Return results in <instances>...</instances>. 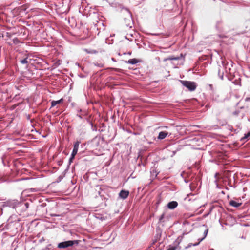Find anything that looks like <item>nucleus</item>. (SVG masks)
<instances>
[{
  "label": "nucleus",
  "instance_id": "nucleus-1",
  "mask_svg": "<svg viewBox=\"0 0 250 250\" xmlns=\"http://www.w3.org/2000/svg\"><path fill=\"white\" fill-rule=\"evenodd\" d=\"M30 56L27 51L21 52L17 56V62L19 64L23 65L25 68H27L29 63L32 61Z\"/></svg>",
  "mask_w": 250,
  "mask_h": 250
},
{
  "label": "nucleus",
  "instance_id": "nucleus-2",
  "mask_svg": "<svg viewBox=\"0 0 250 250\" xmlns=\"http://www.w3.org/2000/svg\"><path fill=\"white\" fill-rule=\"evenodd\" d=\"M28 30L26 27L22 25L17 26L11 28V32L13 34H17L18 36H22L24 38L27 37L28 35Z\"/></svg>",
  "mask_w": 250,
  "mask_h": 250
},
{
  "label": "nucleus",
  "instance_id": "nucleus-3",
  "mask_svg": "<svg viewBox=\"0 0 250 250\" xmlns=\"http://www.w3.org/2000/svg\"><path fill=\"white\" fill-rule=\"evenodd\" d=\"M80 242L78 240L65 241L59 243L57 247L59 249H66L74 245H78Z\"/></svg>",
  "mask_w": 250,
  "mask_h": 250
},
{
  "label": "nucleus",
  "instance_id": "nucleus-4",
  "mask_svg": "<svg viewBox=\"0 0 250 250\" xmlns=\"http://www.w3.org/2000/svg\"><path fill=\"white\" fill-rule=\"evenodd\" d=\"M221 64L223 66V68L226 72V76L228 78V80L232 81L234 79V77L231 74V68L228 67L229 62L225 60H222L221 61Z\"/></svg>",
  "mask_w": 250,
  "mask_h": 250
},
{
  "label": "nucleus",
  "instance_id": "nucleus-5",
  "mask_svg": "<svg viewBox=\"0 0 250 250\" xmlns=\"http://www.w3.org/2000/svg\"><path fill=\"white\" fill-rule=\"evenodd\" d=\"M181 84L188 89L190 91H194L197 87V84L193 81L180 80Z\"/></svg>",
  "mask_w": 250,
  "mask_h": 250
},
{
  "label": "nucleus",
  "instance_id": "nucleus-6",
  "mask_svg": "<svg viewBox=\"0 0 250 250\" xmlns=\"http://www.w3.org/2000/svg\"><path fill=\"white\" fill-rule=\"evenodd\" d=\"M20 202L18 200H8L3 203V206L8 207L12 208H16L17 207L20 206Z\"/></svg>",
  "mask_w": 250,
  "mask_h": 250
},
{
  "label": "nucleus",
  "instance_id": "nucleus-7",
  "mask_svg": "<svg viewBox=\"0 0 250 250\" xmlns=\"http://www.w3.org/2000/svg\"><path fill=\"white\" fill-rule=\"evenodd\" d=\"M156 234L155 236H154V239L153 240V241L151 244V246H150L148 247V249H149L151 246H152L153 245H154L158 240H159L161 237L162 230H161V229L159 227H157L156 228Z\"/></svg>",
  "mask_w": 250,
  "mask_h": 250
},
{
  "label": "nucleus",
  "instance_id": "nucleus-8",
  "mask_svg": "<svg viewBox=\"0 0 250 250\" xmlns=\"http://www.w3.org/2000/svg\"><path fill=\"white\" fill-rule=\"evenodd\" d=\"M129 191L128 190L122 189L119 193V197L123 200L126 199L129 196Z\"/></svg>",
  "mask_w": 250,
  "mask_h": 250
},
{
  "label": "nucleus",
  "instance_id": "nucleus-9",
  "mask_svg": "<svg viewBox=\"0 0 250 250\" xmlns=\"http://www.w3.org/2000/svg\"><path fill=\"white\" fill-rule=\"evenodd\" d=\"M182 60L183 61L184 60V56H183V55L182 54H181L180 56H177V57L171 56V57H169L168 58L164 59V61H167V60L177 61V60Z\"/></svg>",
  "mask_w": 250,
  "mask_h": 250
},
{
  "label": "nucleus",
  "instance_id": "nucleus-10",
  "mask_svg": "<svg viewBox=\"0 0 250 250\" xmlns=\"http://www.w3.org/2000/svg\"><path fill=\"white\" fill-rule=\"evenodd\" d=\"M178 203L177 201H172L168 202L167 206L169 209H174L178 206Z\"/></svg>",
  "mask_w": 250,
  "mask_h": 250
},
{
  "label": "nucleus",
  "instance_id": "nucleus-11",
  "mask_svg": "<svg viewBox=\"0 0 250 250\" xmlns=\"http://www.w3.org/2000/svg\"><path fill=\"white\" fill-rule=\"evenodd\" d=\"M142 62V60L136 58H133L128 60V61H125V62L132 65L136 64L137 63Z\"/></svg>",
  "mask_w": 250,
  "mask_h": 250
},
{
  "label": "nucleus",
  "instance_id": "nucleus-12",
  "mask_svg": "<svg viewBox=\"0 0 250 250\" xmlns=\"http://www.w3.org/2000/svg\"><path fill=\"white\" fill-rule=\"evenodd\" d=\"M80 143V142L78 141L75 142V143L74 144L73 149L72 152L71 154V155L76 156V155L77 154L78 151V148H79V146Z\"/></svg>",
  "mask_w": 250,
  "mask_h": 250
},
{
  "label": "nucleus",
  "instance_id": "nucleus-13",
  "mask_svg": "<svg viewBox=\"0 0 250 250\" xmlns=\"http://www.w3.org/2000/svg\"><path fill=\"white\" fill-rule=\"evenodd\" d=\"M218 75L219 78L223 80L224 75V70L223 68V66H221L220 64L218 65Z\"/></svg>",
  "mask_w": 250,
  "mask_h": 250
},
{
  "label": "nucleus",
  "instance_id": "nucleus-14",
  "mask_svg": "<svg viewBox=\"0 0 250 250\" xmlns=\"http://www.w3.org/2000/svg\"><path fill=\"white\" fill-rule=\"evenodd\" d=\"M168 135V133L166 131H161L159 133L157 139L158 140H163Z\"/></svg>",
  "mask_w": 250,
  "mask_h": 250
},
{
  "label": "nucleus",
  "instance_id": "nucleus-15",
  "mask_svg": "<svg viewBox=\"0 0 250 250\" xmlns=\"http://www.w3.org/2000/svg\"><path fill=\"white\" fill-rule=\"evenodd\" d=\"M229 205L234 208H238L240 207L242 204V202H237L234 200H231L229 202Z\"/></svg>",
  "mask_w": 250,
  "mask_h": 250
},
{
  "label": "nucleus",
  "instance_id": "nucleus-16",
  "mask_svg": "<svg viewBox=\"0 0 250 250\" xmlns=\"http://www.w3.org/2000/svg\"><path fill=\"white\" fill-rule=\"evenodd\" d=\"M63 101V98H61L60 100H58L57 101H54V100L52 101L51 102V107H54L57 104L62 103Z\"/></svg>",
  "mask_w": 250,
  "mask_h": 250
},
{
  "label": "nucleus",
  "instance_id": "nucleus-17",
  "mask_svg": "<svg viewBox=\"0 0 250 250\" xmlns=\"http://www.w3.org/2000/svg\"><path fill=\"white\" fill-rule=\"evenodd\" d=\"M183 238V236H179L174 242L173 243V244H174V246H176V248L177 247V246L180 244V243H181V242L182 241V239Z\"/></svg>",
  "mask_w": 250,
  "mask_h": 250
},
{
  "label": "nucleus",
  "instance_id": "nucleus-18",
  "mask_svg": "<svg viewBox=\"0 0 250 250\" xmlns=\"http://www.w3.org/2000/svg\"><path fill=\"white\" fill-rule=\"evenodd\" d=\"M159 172L156 168L151 169L150 171L151 177L156 178Z\"/></svg>",
  "mask_w": 250,
  "mask_h": 250
},
{
  "label": "nucleus",
  "instance_id": "nucleus-19",
  "mask_svg": "<svg viewBox=\"0 0 250 250\" xmlns=\"http://www.w3.org/2000/svg\"><path fill=\"white\" fill-rule=\"evenodd\" d=\"M162 202V199L160 197V196H159L157 198V199H156V210L157 209L159 205L161 204V203Z\"/></svg>",
  "mask_w": 250,
  "mask_h": 250
},
{
  "label": "nucleus",
  "instance_id": "nucleus-20",
  "mask_svg": "<svg viewBox=\"0 0 250 250\" xmlns=\"http://www.w3.org/2000/svg\"><path fill=\"white\" fill-rule=\"evenodd\" d=\"M203 226L205 227L206 228V229L204 231V236L203 237V239H205V238L207 237V236L208 235V227H207V225H206V224L203 225Z\"/></svg>",
  "mask_w": 250,
  "mask_h": 250
},
{
  "label": "nucleus",
  "instance_id": "nucleus-21",
  "mask_svg": "<svg viewBox=\"0 0 250 250\" xmlns=\"http://www.w3.org/2000/svg\"><path fill=\"white\" fill-rule=\"evenodd\" d=\"M250 138V130L249 131H248L247 133H245L244 134V136L241 139V141H243L245 139L247 140Z\"/></svg>",
  "mask_w": 250,
  "mask_h": 250
},
{
  "label": "nucleus",
  "instance_id": "nucleus-22",
  "mask_svg": "<svg viewBox=\"0 0 250 250\" xmlns=\"http://www.w3.org/2000/svg\"><path fill=\"white\" fill-rule=\"evenodd\" d=\"M198 245H199V242H197V243H189L188 245L185 247V249H187L191 247V246H197Z\"/></svg>",
  "mask_w": 250,
  "mask_h": 250
},
{
  "label": "nucleus",
  "instance_id": "nucleus-23",
  "mask_svg": "<svg viewBox=\"0 0 250 250\" xmlns=\"http://www.w3.org/2000/svg\"><path fill=\"white\" fill-rule=\"evenodd\" d=\"M85 51L88 54H96L98 53V51L96 50H88L86 49Z\"/></svg>",
  "mask_w": 250,
  "mask_h": 250
},
{
  "label": "nucleus",
  "instance_id": "nucleus-24",
  "mask_svg": "<svg viewBox=\"0 0 250 250\" xmlns=\"http://www.w3.org/2000/svg\"><path fill=\"white\" fill-rule=\"evenodd\" d=\"M21 204H20V206H23L25 207V209H26L28 208L29 204L28 202L25 203H21L20 202Z\"/></svg>",
  "mask_w": 250,
  "mask_h": 250
},
{
  "label": "nucleus",
  "instance_id": "nucleus-25",
  "mask_svg": "<svg viewBox=\"0 0 250 250\" xmlns=\"http://www.w3.org/2000/svg\"><path fill=\"white\" fill-rule=\"evenodd\" d=\"M91 129L93 131H97V126L94 125L93 123H90Z\"/></svg>",
  "mask_w": 250,
  "mask_h": 250
},
{
  "label": "nucleus",
  "instance_id": "nucleus-26",
  "mask_svg": "<svg viewBox=\"0 0 250 250\" xmlns=\"http://www.w3.org/2000/svg\"><path fill=\"white\" fill-rule=\"evenodd\" d=\"M128 21H129V23H127L126 24V25L127 27H129V28H132V27L133 25V21H131L130 19H128Z\"/></svg>",
  "mask_w": 250,
  "mask_h": 250
},
{
  "label": "nucleus",
  "instance_id": "nucleus-27",
  "mask_svg": "<svg viewBox=\"0 0 250 250\" xmlns=\"http://www.w3.org/2000/svg\"><path fill=\"white\" fill-rule=\"evenodd\" d=\"M75 156L72 155L71 154V156L69 159V162L67 165H69V166L70 165L71 163L73 162Z\"/></svg>",
  "mask_w": 250,
  "mask_h": 250
},
{
  "label": "nucleus",
  "instance_id": "nucleus-28",
  "mask_svg": "<svg viewBox=\"0 0 250 250\" xmlns=\"http://www.w3.org/2000/svg\"><path fill=\"white\" fill-rule=\"evenodd\" d=\"M94 65L95 66H97L98 67H100V68H102V67H104V63H98V62H94Z\"/></svg>",
  "mask_w": 250,
  "mask_h": 250
},
{
  "label": "nucleus",
  "instance_id": "nucleus-29",
  "mask_svg": "<svg viewBox=\"0 0 250 250\" xmlns=\"http://www.w3.org/2000/svg\"><path fill=\"white\" fill-rule=\"evenodd\" d=\"M64 178V174L63 175H60L57 178L56 180V182L59 183Z\"/></svg>",
  "mask_w": 250,
  "mask_h": 250
},
{
  "label": "nucleus",
  "instance_id": "nucleus-30",
  "mask_svg": "<svg viewBox=\"0 0 250 250\" xmlns=\"http://www.w3.org/2000/svg\"><path fill=\"white\" fill-rule=\"evenodd\" d=\"M13 42L15 44H18L20 43V41L17 38H15L13 39Z\"/></svg>",
  "mask_w": 250,
  "mask_h": 250
},
{
  "label": "nucleus",
  "instance_id": "nucleus-31",
  "mask_svg": "<svg viewBox=\"0 0 250 250\" xmlns=\"http://www.w3.org/2000/svg\"><path fill=\"white\" fill-rule=\"evenodd\" d=\"M69 168V165H67V167L65 169V170L62 172L61 175L64 174V177L65 176L66 173H67V171L68 170Z\"/></svg>",
  "mask_w": 250,
  "mask_h": 250
},
{
  "label": "nucleus",
  "instance_id": "nucleus-32",
  "mask_svg": "<svg viewBox=\"0 0 250 250\" xmlns=\"http://www.w3.org/2000/svg\"><path fill=\"white\" fill-rule=\"evenodd\" d=\"M111 69L118 72H122V69L120 68H110Z\"/></svg>",
  "mask_w": 250,
  "mask_h": 250
},
{
  "label": "nucleus",
  "instance_id": "nucleus-33",
  "mask_svg": "<svg viewBox=\"0 0 250 250\" xmlns=\"http://www.w3.org/2000/svg\"><path fill=\"white\" fill-rule=\"evenodd\" d=\"M123 9L125 10V11H126L128 12L129 15L130 16L131 19H132V18H131L132 14H131V12L129 11V10L126 7H123Z\"/></svg>",
  "mask_w": 250,
  "mask_h": 250
},
{
  "label": "nucleus",
  "instance_id": "nucleus-34",
  "mask_svg": "<svg viewBox=\"0 0 250 250\" xmlns=\"http://www.w3.org/2000/svg\"><path fill=\"white\" fill-rule=\"evenodd\" d=\"M165 217V213H163L160 217H159V222H161L163 219Z\"/></svg>",
  "mask_w": 250,
  "mask_h": 250
},
{
  "label": "nucleus",
  "instance_id": "nucleus-35",
  "mask_svg": "<svg viewBox=\"0 0 250 250\" xmlns=\"http://www.w3.org/2000/svg\"><path fill=\"white\" fill-rule=\"evenodd\" d=\"M176 249V246H169V248L167 249V250H175Z\"/></svg>",
  "mask_w": 250,
  "mask_h": 250
},
{
  "label": "nucleus",
  "instance_id": "nucleus-36",
  "mask_svg": "<svg viewBox=\"0 0 250 250\" xmlns=\"http://www.w3.org/2000/svg\"><path fill=\"white\" fill-rule=\"evenodd\" d=\"M57 164L59 166H62L63 164V160L62 159H60L57 161Z\"/></svg>",
  "mask_w": 250,
  "mask_h": 250
},
{
  "label": "nucleus",
  "instance_id": "nucleus-37",
  "mask_svg": "<svg viewBox=\"0 0 250 250\" xmlns=\"http://www.w3.org/2000/svg\"><path fill=\"white\" fill-rule=\"evenodd\" d=\"M51 244H49L45 248L42 249V250H49L50 249V247H51Z\"/></svg>",
  "mask_w": 250,
  "mask_h": 250
},
{
  "label": "nucleus",
  "instance_id": "nucleus-38",
  "mask_svg": "<svg viewBox=\"0 0 250 250\" xmlns=\"http://www.w3.org/2000/svg\"><path fill=\"white\" fill-rule=\"evenodd\" d=\"M239 113H240L239 110H236V111H235L234 112H233V114L234 115L237 116L239 114Z\"/></svg>",
  "mask_w": 250,
  "mask_h": 250
},
{
  "label": "nucleus",
  "instance_id": "nucleus-39",
  "mask_svg": "<svg viewBox=\"0 0 250 250\" xmlns=\"http://www.w3.org/2000/svg\"><path fill=\"white\" fill-rule=\"evenodd\" d=\"M86 121L90 125V123H92V122L90 121V119L89 118H86Z\"/></svg>",
  "mask_w": 250,
  "mask_h": 250
},
{
  "label": "nucleus",
  "instance_id": "nucleus-40",
  "mask_svg": "<svg viewBox=\"0 0 250 250\" xmlns=\"http://www.w3.org/2000/svg\"><path fill=\"white\" fill-rule=\"evenodd\" d=\"M132 54V52L131 51H128L127 52H125L123 53L124 55H126V54H127V55H131Z\"/></svg>",
  "mask_w": 250,
  "mask_h": 250
},
{
  "label": "nucleus",
  "instance_id": "nucleus-41",
  "mask_svg": "<svg viewBox=\"0 0 250 250\" xmlns=\"http://www.w3.org/2000/svg\"><path fill=\"white\" fill-rule=\"evenodd\" d=\"M79 76L80 77V78H85V76H84V75L83 74H79Z\"/></svg>",
  "mask_w": 250,
  "mask_h": 250
},
{
  "label": "nucleus",
  "instance_id": "nucleus-42",
  "mask_svg": "<svg viewBox=\"0 0 250 250\" xmlns=\"http://www.w3.org/2000/svg\"><path fill=\"white\" fill-rule=\"evenodd\" d=\"M208 86L209 87V89L211 90H213V85L212 84H209Z\"/></svg>",
  "mask_w": 250,
  "mask_h": 250
},
{
  "label": "nucleus",
  "instance_id": "nucleus-43",
  "mask_svg": "<svg viewBox=\"0 0 250 250\" xmlns=\"http://www.w3.org/2000/svg\"><path fill=\"white\" fill-rule=\"evenodd\" d=\"M46 206V204L45 203H43L41 205L42 207H44Z\"/></svg>",
  "mask_w": 250,
  "mask_h": 250
},
{
  "label": "nucleus",
  "instance_id": "nucleus-44",
  "mask_svg": "<svg viewBox=\"0 0 250 250\" xmlns=\"http://www.w3.org/2000/svg\"><path fill=\"white\" fill-rule=\"evenodd\" d=\"M45 240L43 237L40 240L39 242L42 243V242L44 241Z\"/></svg>",
  "mask_w": 250,
  "mask_h": 250
},
{
  "label": "nucleus",
  "instance_id": "nucleus-45",
  "mask_svg": "<svg viewBox=\"0 0 250 250\" xmlns=\"http://www.w3.org/2000/svg\"><path fill=\"white\" fill-rule=\"evenodd\" d=\"M77 116L80 119H82L83 117L80 114H77Z\"/></svg>",
  "mask_w": 250,
  "mask_h": 250
},
{
  "label": "nucleus",
  "instance_id": "nucleus-46",
  "mask_svg": "<svg viewBox=\"0 0 250 250\" xmlns=\"http://www.w3.org/2000/svg\"><path fill=\"white\" fill-rule=\"evenodd\" d=\"M184 181L186 183H188L189 182V180H188L185 178H184Z\"/></svg>",
  "mask_w": 250,
  "mask_h": 250
},
{
  "label": "nucleus",
  "instance_id": "nucleus-47",
  "mask_svg": "<svg viewBox=\"0 0 250 250\" xmlns=\"http://www.w3.org/2000/svg\"><path fill=\"white\" fill-rule=\"evenodd\" d=\"M229 129L231 130V131H233V127L231 126H229Z\"/></svg>",
  "mask_w": 250,
  "mask_h": 250
},
{
  "label": "nucleus",
  "instance_id": "nucleus-48",
  "mask_svg": "<svg viewBox=\"0 0 250 250\" xmlns=\"http://www.w3.org/2000/svg\"><path fill=\"white\" fill-rule=\"evenodd\" d=\"M204 239H203V237L201 239H198V242H199V244L204 240Z\"/></svg>",
  "mask_w": 250,
  "mask_h": 250
},
{
  "label": "nucleus",
  "instance_id": "nucleus-49",
  "mask_svg": "<svg viewBox=\"0 0 250 250\" xmlns=\"http://www.w3.org/2000/svg\"><path fill=\"white\" fill-rule=\"evenodd\" d=\"M246 101H250V97H247L245 99Z\"/></svg>",
  "mask_w": 250,
  "mask_h": 250
},
{
  "label": "nucleus",
  "instance_id": "nucleus-50",
  "mask_svg": "<svg viewBox=\"0 0 250 250\" xmlns=\"http://www.w3.org/2000/svg\"><path fill=\"white\" fill-rule=\"evenodd\" d=\"M27 119L28 120H30V115H27Z\"/></svg>",
  "mask_w": 250,
  "mask_h": 250
},
{
  "label": "nucleus",
  "instance_id": "nucleus-51",
  "mask_svg": "<svg viewBox=\"0 0 250 250\" xmlns=\"http://www.w3.org/2000/svg\"><path fill=\"white\" fill-rule=\"evenodd\" d=\"M125 39L129 41H132L131 39H130L129 38H128L127 36H125Z\"/></svg>",
  "mask_w": 250,
  "mask_h": 250
},
{
  "label": "nucleus",
  "instance_id": "nucleus-52",
  "mask_svg": "<svg viewBox=\"0 0 250 250\" xmlns=\"http://www.w3.org/2000/svg\"><path fill=\"white\" fill-rule=\"evenodd\" d=\"M31 190L32 191H38L36 188H31Z\"/></svg>",
  "mask_w": 250,
  "mask_h": 250
},
{
  "label": "nucleus",
  "instance_id": "nucleus-53",
  "mask_svg": "<svg viewBox=\"0 0 250 250\" xmlns=\"http://www.w3.org/2000/svg\"><path fill=\"white\" fill-rule=\"evenodd\" d=\"M111 60L113 61V62H116V59L114 58H111Z\"/></svg>",
  "mask_w": 250,
  "mask_h": 250
},
{
  "label": "nucleus",
  "instance_id": "nucleus-54",
  "mask_svg": "<svg viewBox=\"0 0 250 250\" xmlns=\"http://www.w3.org/2000/svg\"><path fill=\"white\" fill-rule=\"evenodd\" d=\"M59 61H58V62H56V63H55V64H58V65H60V63L58 62Z\"/></svg>",
  "mask_w": 250,
  "mask_h": 250
},
{
  "label": "nucleus",
  "instance_id": "nucleus-55",
  "mask_svg": "<svg viewBox=\"0 0 250 250\" xmlns=\"http://www.w3.org/2000/svg\"><path fill=\"white\" fill-rule=\"evenodd\" d=\"M52 216H58L59 215H57V214H53V215H51Z\"/></svg>",
  "mask_w": 250,
  "mask_h": 250
},
{
  "label": "nucleus",
  "instance_id": "nucleus-56",
  "mask_svg": "<svg viewBox=\"0 0 250 250\" xmlns=\"http://www.w3.org/2000/svg\"><path fill=\"white\" fill-rule=\"evenodd\" d=\"M101 193L99 191V195L101 196V197H102V196L101 195Z\"/></svg>",
  "mask_w": 250,
  "mask_h": 250
},
{
  "label": "nucleus",
  "instance_id": "nucleus-57",
  "mask_svg": "<svg viewBox=\"0 0 250 250\" xmlns=\"http://www.w3.org/2000/svg\"><path fill=\"white\" fill-rule=\"evenodd\" d=\"M241 238H242V239H245V237H244V236H242L241 237Z\"/></svg>",
  "mask_w": 250,
  "mask_h": 250
},
{
  "label": "nucleus",
  "instance_id": "nucleus-58",
  "mask_svg": "<svg viewBox=\"0 0 250 250\" xmlns=\"http://www.w3.org/2000/svg\"><path fill=\"white\" fill-rule=\"evenodd\" d=\"M175 153H176V152H175V151H173V155H175Z\"/></svg>",
  "mask_w": 250,
  "mask_h": 250
},
{
  "label": "nucleus",
  "instance_id": "nucleus-59",
  "mask_svg": "<svg viewBox=\"0 0 250 250\" xmlns=\"http://www.w3.org/2000/svg\"><path fill=\"white\" fill-rule=\"evenodd\" d=\"M209 250H214V249L213 248H211V249H210Z\"/></svg>",
  "mask_w": 250,
  "mask_h": 250
},
{
  "label": "nucleus",
  "instance_id": "nucleus-60",
  "mask_svg": "<svg viewBox=\"0 0 250 250\" xmlns=\"http://www.w3.org/2000/svg\"><path fill=\"white\" fill-rule=\"evenodd\" d=\"M77 64L79 67H80L79 63H77Z\"/></svg>",
  "mask_w": 250,
  "mask_h": 250
},
{
  "label": "nucleus",
  "instance_id": "nucleus-61",
  "mask_svg": "<svg viewBox=\"0 0 250 250\" xmlns=\"http://www.w3.org/2000/svg\"><path fill=\"white\" fill-rule=\"evenodd\" d=\"M82 111V109H80L78 110V112H81Z\"/></svg>",
  "mask_w": 250,
  "mask_h": 250
},
{
  "label": "nucleus",
  "instance_id": "nucleus-62",
  "mask_svg": "<svg viewBox=\"0 0 250 250\" xmlns=\"http://www.w3.org/2000/svg\"><path fill=\"white\" fill-rule=\"evenodd\" d=\"M82 69L83 71H84V68L83 67L82 68Z\"/></svg>",
  "mask_w": 250,
  "mask_h": 250
},
{
  "label": "nucleus",
  "instance_id": "nucleus-63",
  "mask_svg": "<svg viewBox=\"0 0 250 250\" xmlns=\"http://www.w3.org/2000/svg\"><path fill=\"white\" fill-rule=\"evenodd\" d=\"M102 140L103 141H104V138H103V137H102Z\"/></svg>",
  "mask_w": 250,
  "mask_h": 250
},
{
  "label": "nucleus",
  "instance_id": "nucleus-64",
  "mask_svg": "<svg viewBox=\"0 0 250 250\" xmlns=\"http://www.w3.org/2000/svg\"><path fill=\"white\" fill-rule=\"evenodd\" d=\"M235 84H237L236 83H235V82H233Z\"/></svg>",
  "mask_w": 250,
  "mask_h": 250
}]
</instances>
